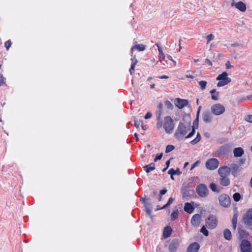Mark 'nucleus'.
<instances>
[{"mask_svg": "<svg viewBox=\"0 0 252 252\" xmlns=\"http://www.w3.org/2000/svg\"><path fill=\"white\" fill-rule=\"evenodd\" d=\"M194 209L193 206L190 203L187 202L185 204L184 210L185 212L191 214L193 212Z\"/></svg>", "mask_w": 252, "mask_h": 252, "instance_id": "23", "label": "nucleus"}, {"mask_svg": "<svg viewBox=\"0 0 252 252\" xmlns=\"http://www.w3.org/2000/svg\"><path fill=\"white\" fill-rule=\"evenodd\" d=\"M217 93H219L217 91L216 89H213L211 91H210V93L211 94V95H213L215 94H217Z\"/></svg>", "mask_w": 252, "mask_h": 252, "instance_id": "56", "label": "nucleus"}, {"mask_svg": "<svg viewBox=\"0 0 252 252\" xmlns=\"http://www.w3.org/2000/svg\"><path fill=\"white\" fill-rule=\"evenodd\" d=\"M131 60L133 63L135 62V61L136 60V59H135V56H134Z\"/></svg>", "mask_w": 252, "mask_h": 252, "instance_id": "62", "label": "nucleus"}, {"mask_svg": "<svg viewBox=\"0 0 252 252\" xmlns=\"http://www.w3.org/2000/svg\"><path fill=\"white\" fill-rule=\"evenodd\" d=\"M172 229L170 227L166 226L164 228L163 230V236L165 238L169 237L171 234Z\"/></svg>", "mask_w": 252, "mask_h": 252, "instance_id": "28", "label": "nucleus"}, {"mask_svg": "<svg viewBox=\"0 0 252 252\" xmlns=\"http://www.w3.org/2000/svg\"><path fill=\"white\" fill-rule=\"evenodd\" d=\"M200 232L202 233L205 236H208L209 235L208 231L207 230L204 226H203L200 229Z\"/></svg>", "mask_w": 252, "mask_h": 252, "instance_id": "38", "label": "nucleus"}, {"mask_svg": "<svg viewBox=\"0 0 252 252\" xmlns=\"http://www.w3.org/2000/svg\"><path fill=\"white\" fill-rule=\"evenodd\" d=\"M232 150V146L230 144H225L215 152V155L217 157L223 156L227 155Z\"/></svg>", "mask_w": 252, "mask_h": 252, "instance_id": "4", "label": "nucleus"}, {"mask_svg": "<svg viewBox=\"0 0 252 252\" xmlns=\"http://www.w3.org/2000/svg\"><path fill=\"white\" fill-rule=\"evenodd\" d=\"M162 107L163 104L162 103L158 104L157 106V110L156 111V117L158 121L157 123V127L158 129H159L162 127V120L161 119V115L162 114Z\"/></svg>", "mask_w": 252, "mask_h": 252, "instance_id": "7", "label": "nucleus"}, {"mask_svg": "<svg viewBox=\"0 0 252 252\" xmlns=\"http://www.w3.org/2000/svg\"><path fill=\"white\" fill-rule=\"evenodd\" d=\"M155 86V84H152L150 85V87L152 89L154 88Z\"/></svg>", "mask_w": 252, "mask_h": 252, "instance_id": "63", "label": "nucleus"}, {"mask_svg": "<svg viewBox=\"0 0 252 252\" xmlns=\"http://www.w3.org/2000/svg\"><path fill=\"white\" fill-rule=\"evenodd\" d=\"M170 160H168L167 161H166V167L167 168H168L169 165H170Z\"/></svg>", "mask_w": 252, "mask_h": 252, "instance_id": "59", "label": "nucleus"}, {"mask_svg": "<svg viewBox=\"0 0 252 252\" xmlns=\"http://www.w3.org/2000/svg\"><path fill=\"white\" fill-rule=\"evenodd\" d=\"M142 128L144 130H145L148 128V126L147 125H143V124H142Z\"/></svg>", "mask_w": 252, "mask_h": 252, "instance_id": "58", "label": "nucleus"}, {"mask_svg": "<svg viewBox=\"0 0 252 252\" xmlns=\"http://www.w3.org/2000/svg\"><path fill=\"white\" fill-rule=\"evenodd\" d=\"M143 168L147 173H149L155 169V165L154 163H151L149 164L146 165Z\"/></svg>", "mask_w": 252, "mask_h": 252, "instance_id": "25", "label": "nucleus"}, {"mask_svg": "<svg viewBox=\"0 0 252 252\" xmlns=\"http://www.w3.org/2000/svg\"><path fill=\"white\" fill-rule=\"evenodd\" d=\"M223 236L224 238L227 240H230L232 239V234L229 229L226 228L223 230Z\"/></svg>", "mask_w": 252, "mask_h": 252, "instance_id": "27", "label": "nucleus"}, {"mask_svg": "<svg viewBox=\"0 0 252 252\" xmlns=\"http://www.w3.org/2000/svg\"><path fill=\"white\" fill-rule=\"evenodd\" d=\"M180 244V241L178 239L173 240L170 244L169 246V251L170 252H175Z\"/></svg>", "mask_w": 252, "mask_h": 252, "instance_id": "17", "label": "nucleus"}, {"mask_svg": "<svg viewBox=\"0 0 252 252\" xmlns=\"http://www.w3.org/2000/svg\"><path fill=\"white\" fill-rule=\"evenodd\" d=\"M241 197V195L238 192H236V193H234L233 195V198L234 200L236 202L239 201L240 200Z\"/></svg>", "mask_w": 252, "mask_h": 252, "instance_id": "35", "label": "nucleus"}, {"mask_svg": "<svg viewBox=\"0 0 252 252\" xmlns=\"http://www.w3.org/2000/svg\"><path fill=\"white\" fill-rule=\"evenodd\" d=\"M218 172L220 176H228L230 173L229 167L227 166L220 167Z\"/></svg>", "mask_w": 252, "mask_h": 252, "instance_id": "15", "label": "nucleus"}, {"mask_svg": "<svg viewBox=\"0 0 252 252\" xmlns=\"http://www.w3.org/2000/svg\"><path fill=\"white\" fill-rule=\"evenodd\" d=\"M200 163V161L199 160H197V161H196L195 162L193 163L191 166V168H190V170H192V169H193L195 167L197 166Z\"/></svg>", "mask_w": 252, "mask_h": 252, "instance_id": "47", "label": "nucleus"}, {"mask_svg": "<svg viewBox=\"0 0 252 252\" xmlns=\"http://www.w3.org/2000/svg\"><path fill=\"white\" fill-rule=\"evenodd\" d=\"M137 63V61L135 60V62L132 63L131 64L130 68L129 70L130 74H132V71L134 70V68H135V65H136Z\"/></svg>", "mask_w": 252, "mask_h": 252, "instance_id": "40", "label": "nucleus"}, {"mask_svg": "<svg viewBox=\"0 0 252 252\" xmlns=\"http://www.w3.org/2000/svg\"><path fill=\"white\" fill-rule=\"evenodd\" d=\"M235 7L242 12H244L246 10V5L242 1L236 3Z\"/></svg>", "mask_w": 252, "mask_h": 252, "instance_id": "26", "label": "nucleus"}, {"mask_svg": "<svg viewBox=\"0 0 252 252\" xmlns=\"http://www.w3.org/2000/svg\"><path fill=\"white\" fill-rule=\"evenodd\" d=\"M158 51L159 52V58H161V57L163 58H164V55L163 53L162 52V48L161 46H160L158 44H157Z\"/></svg>", "mask_w": 252, "mask_h": 252, "instance_id": "39", "label": "nucleus"}, {"mask_svg": "<svg viewBox=\"0 0 252 252\" xmlns=\"http://www.w3.org/2000/svg\"><path fill=\"white\" fill-rule=\"evenodd\" d=\"M220 183L224 187L228 186L230 184V181L228 176H220Z\"/></svg>", "mask_w": 252, "mask_h": 252, "instance_id": "21", "label": "nucleus"}, {"mask_svg": "<svg viewBox=\"0 0 252 252\" xmlns=\"http://www.w3.org/2000/svg\"><path fill=\"white\" fill-rule=\"evenodd\" d=\"M240 249L241 252H250L252 249L251 245L248 241L243 240L241 243Z\"/></svg>", "mask_w": 252, "mask_h": 252, "instance_id": "13", "label": "nucleus"}, {"mask_svg": "<svg viewBox=\"0 0 252 252\" xmlns=\"http://www.w3.org/2000/svg\"><path fill=\"white\" fill-rule=\"evenodd\" d=\"M201 216L199 214L194 215L191 219V223L194 226H198L200 223Z\"/></svg>", "mask_w": 252, "mask_h": 252, "instance_id": "20", "label": "nucleus"}, {"mask_svg": "<svg viewBox=\"0 0 252 252\" xmlns=\"http://www.w3.org/2000/svg\"><path fill=\"white\" fill-rule=\"evenodd\" d=\"M175 149V147L172 145H168L166 146L165 153H168L172 151Z\"/></svg>", "mask_w": 252, "mask_h": 252, "instance_id": "36", "label": "nucleus"}, {"mask_svg": "<svg viewBox=\"0 0 252 252\" xmlns=\"http://www.w3.org/2000/svg\"><path fill=\"white\" fill-rule=\"evenodd\" d=\"M219 165V161L215 158H211L208 159L206 163L205 166L207 169L210 170H214L216 169Z\"/></svg>", "mask_w": 252, "mask_h": 252, "instance_id": "9", "label": "nucleus"}, {"mask_svg": "<svg viewBox=\"0 0 252 252\" xmlns=\"http://www.w3.org/2000/svg\"><path fill=\"white\" fill-rule=\"evenodd\" d=\"M196 191L199 196L203 198L206 197L209 194V190L206 185L204 184H200L197 186Z\"/></svg>", "mask_w": 252, "mask_h": 252, "instance_id": "8", "label": "nucleus"}, {"mask_svg": "<svg viewBox=\"0 0 252 252\" xmlns=\"http://www.w3.org/2000/svg\"><path fill=\"white\" fill-rule=\"evenodd\" d=\"M209 188L214 192H216L217 193H219L220 191V190L218 189L217 185L214 183H211L210 184Z\"/></svg>", "mask_w": 252, "mask_h": 252, "instance_id": "30", "label": "nucleus"}, {"mask_svg": "<svg viewBox=\"0 0 252 252\" xmlns=\"http://www.w3.org/2000/svg\"><path fill=\"white\" fill-rule=\"evenodd\" d=\"M134 49H136L139 51H143L145 49V45L143 44H137L135 45L134 46L131 48V54L133 53V51Z\"/></svg>", "mask_w": 252, "mask_h": 252, "instance_id": "29", "label": "nucleus"}, {"mask_svg": "<svg viewBox=\"0 0 252 252\" xmlns=\"http://www.w3.org/2000/svg\"><path fill=\"white\" fill-rule=\"evenodd\" d=\"M163 154L162 153L160 154L159 155H158L156 158L154 159V161H157L158 160H160L162 157Z\"/></svg>", "mask_w": 252, "mask_h": 252, "instance_id": "50", "label": "nucleus"}, {"mask_svg": "<svg viewBox=\"0 0 252 252\" xmlns=\"http://www.w3.org/2000/svg\"><path fill=\"white\" fill-rule=\"evenodd\" d=\"M167 133H171L174 128L173 120L170 116H166L162 121V126Z\"/></svg>", "mask_w": 252, "mask_h": 252, "instance_id": "2", "label": "nucleus"}, {"mask_svg": "<svg viewBox=\"0 0 252 252\" xmlns=\"http://www.w3.org/2000/svg\"><path fill=\"white\" fill-rule=\"evenodd\" d=\"M225 110L224 106L220 103L214 104L211 107V113L216 116H220L222 114Z\"/></svg>", "mask_w": 252, "mask_h": 252, "instance_id": "6", "label": "nucleus"}, {"mask_svg": "<svg viewBox=\"0 0 252 252\" xmlns=\"http://www.w3.org/2000/svg\"><path fill=\"white\" fill-rule=\"evenodd\" d=\"M242 222L248 226H250L252 225V208L249 209L243 216Z\"/></svg>", "mask_w": 252, "mask_h": 252, "instance_id": "10", "label": "nucleus"}, {"mask_svg": "<svg viewBox=\"0 0 252 252\" xmlns=\"http://www.w3.org/2000/svg\"><path fill=\"white\" fill-rule=\"evenodd\" d=\"M152 117V113L151 112H148L144 116L145 119H150Z\"/></svg>", "mask_w": 252, "mask_h": 252, "instance_id": "51", "label": "nucleus"}, {"mask_svg": "<svg viewBox=\"0 0 252 252\" xmlns=\"http://www.w3.org/2000/svg\"><path fill=\"white\" fill-rule=\"evenodd\" d=\"M218 224V220L215 216L210 215L206 220V226L210 229H214Z\"/></svg>", "mask_w": 252, "mask_h": 252, "instance_id": "11", "label": "nucleus"}, {"mask_svg": "<svg viewBox=\"0 0 252 252\" xmlns=\"http://www.w3.org/2000/svg\"><path fill=\"white\" fill-rule=\"evenodd\" d=\"M245 120L248 122L252 123V115H249L247 116L245 118Z\"/></svg>", "mask_w": 252, "mask_h": 252, "instance_id": "46", "label": "nucleus"}, {"mask_svg": "<svg viewBox=\"0 0 252 252\" xmlns=\"http://www.w3.org/2000/svg\"><path fill=\"white\" fill-rule=\"evenodd\" d=\"M167 192V189H163L160 191V194L161 195H162L164 194H165Z\"/></svg>", "mask_w": 252, "mask_h": 252, "instance_id": "55", "label": "nucleus"}, {"mask_svg": "<svg viewBox=\"0 0 252 252\" xmlns=\"http://www.w3.org/2000/svg\"><path fill=\"white\" fill-rule=\"evenodd\" d=\"M229 168L230 172L234 177H237L239 174L241 169V168L235 163L231 164Z\"/></svg>", "mask_w": 252, "mask_h": 252, "instance_id": "12", "label": "nucleus"}, {"mask_svg": "<svg viewBox=\"0 0 252 252\" xmlns=\"http://www.w3.org/2000/svg\"><path fill=\"white\" fill-rule=\"evenodd\" d=\"M159 78L160 79H167V78H168V76H166L165 75H162V76H159Z\"/></svg>", "mask_w": 252, "mask_h": 252, "instance_id": "57", "label": "nucleus"}, {"mask_svg": "<svg viewBox=\"0 0 252 252\" xmlns=\"http://www.w3.org/2000/svg\"><path fill=\"white\" fill-rule=\"evenodd\" d=\"M142 122L141 121H138L135 120L134 121V126L137 128H139L140 126V125L141 124Z\"/></svg>", "mask_w": 252, "mask_h": 252, "instance_id": "48", "label": "nucleus"}, {"mask_svg": "<svg viewBox=\"0 0 252 252\" xmlns=\"http://www.w3.org/2000/svg\"><path fill=\"white\" fill-rule=\"evenodd\" d=\"M245 161H246V159H241L240 160V162L241 164H243L244 163H245Z\"/></svg>", "mask_w": 252, "mask_h": 252, "instance_id": "60", "label": "nucleus"}, {"mask_svg": "<svg viewBox=\"0 0 252 252\" xmlns=\"http://www.w3.org/2000/svg\"><path fill=\"white\" fill-rule=\"evenodd\" d=\"M188 104V101L186 99L177 98L175 100V105L180 109H182Z\"/></svg>", "mask_w": 252, "mask_h": 252, "instance_id": "16", "label": "nucleus"}, {"mask_svg": "<svg viewBox=\"0 0 252 252\" xmlns=\"http://www.w3.org/2000/svg\"><path fill=\"white\" fill-rule=\"evenodd\" d=\"M178 210H175L173 211L171 214V220H174L178 218Z\"/></svg>", "mask_w": 252, "mask_h": 252, "instance_id": "33", "label": "nucleus"}, {"mask_svg": "<svg viewBox=\"0 0 252 252\" xmlns=\"http://www.w3.org/2000/svg\"><path fill=\"white\" fill-rule=\"evenodd\" d=\"M165 105L169 109H172L173 108L172 104L168 100L165 101Z\"/></svg>", "mask_w": 252, "mask_h": 252, "instance_id": "43", "label": "nucleus"}, {"mask_svg": "<svg viewBox=\"0 0 252 252\" xmlns=\"http://www.w3.org/2000/svg\"><path fill=\"white\" fill-rule=\"evenodd\" d=\"M5 83V82L4 81V78L2 74H0V86Z\"/></svg>", "mask_w": 252, "mask_h": 252, "instance_id": "45", "label": "nucleus"}, {"mask_svg": "<svg viewBox=\"0 0 252 252\" xmlns=\"http://www.w3.org/2000/svg\"><path fill=\"white\" fill-rule=\"evenodd\" d=\"M190 130V126L189 124H185L180 123L177 129L174 133L176 138L181 141L185 137L187 132Z\"/></svg>", "mask_w": 252, "mask_h": 252, "instance_id": "1", "label": "nucleus"}, {"mask_svg": "<svg viewBox=\"0 0 252 252\" xmlns=\"http://www.w3.org/2000/svg\"><path fill=\"white\" fill-rule=\"evenodd\" d=\"M219 204L224 208H228L231 204V199L226 194L222 193L218 198Z\"/></svg>", "mask_w": 252, "mask_h": 252, "instance_id": "5", "label": "nucleus"}, {"mask_svg": "<svg viewBox=\"0 0 252 252\" xmlns=\"http://www.w3.org/2000/svg\"><path fill=\"white\" fill-rule=\"evenodd\" d=\"M186 77L187 78H191V79H193L194 78V77L193 76H192L191 75H188V74H187L186 75Z\"/></svg>", "mask_w": 252, "mask_h": 252, "instance_id": "61", "label": "nucleus"}, {"mask_svg": "<svg viewBox=\"0 0 252 252\" xmlns=\"http://www.w3.org/2000/svg\"><path fill=\"white\" fill-rule=\"evenodd\" d=\"M200 248L199 244L197 242L192 243L188 247L187 252H198Z\"/></svg>", "mask_w": 252, "mask_h": 252, "instance_id": "19", "label": "nucleus"}, {"mask_svg": "<svg viewBox=\"0 0 252 252\" xmlns=\"http://www.w3.org/2000/svg\"><path fill=\"white\" fill-rule=\"evenodd\" d=\"M219 93H217V94H215L213 95H212L211 98L214 100H218L219 99Z\"/></svg>", "mask_w": 252, "mask_h": 252, "instance_id": "42", "label": "nucleus"}, {"mask_svg": "<svg viewBox=\"0 0 252 252\" xmlns=\"http://www.w3.org/2000/svg\"><path fill=\"white\" fill-rule=\"evenodd\" d=\"M216 79L219 81L217 84V86L219 87L228 84L231 81V79L228 77V74L226 72H223L221 74L218 75Z\"/></svg>", "mask_w": 252, "mask_h": 252, "instance_id": "3", "label": "nucleus"}, {"mask_svg": "<svg viewBox=\"0 0 252 252\" xmlns=\"http://www.w3.org/2000/svg\"><path fill=\"white\" fill-rule=\"evenodd\" d=\"M168 174H170V175H174V169L173 168L170 169L168 171Z\"/></svg>", "mask_w": 252, "mask_h": 252, "instance_id": "52", "label": "nucleus"}, {"mask_svg": "<svg viewBox=\"0 0 252 252\" xmlns=\"http://www.w3.org/2000/svg\"><path fill=\"white\" fill-rule=\"evenodd\" d=\"M215 36L213 34H210L206 36L207 44H209L210 42L214 39Z\"/></svg>", "mask_w": 252, "mask_h": 252, "instance_id": "37", "label": "nucleus"}, {"mask_svg": "<svg viewBox=\"0 0 252 252\" xmlns=\"http://www.w3.org/2000/svg\"><path fill=\"white\" fill-rule=\"evenodd\" d=\"M202 119L207 123H210L213 121L212 113L209 111H205L202 113Z\"/></svg>", "mask_w": 252, "mask_h": 252, "instance_id": "14", "label": "nucleus"}, {"mask_svg": "<svg viewBox=\"0 0 252 252\" xmlns=\"http://www.w3.org/2000/svg\"><path fill=\"white\" fill-rule=\"evenodd\" d=\"M238 217V212L237 211L234 212L233 214L232 219V223L233 229L235 230L237 226V219Z\"/></svg>", "mask_w": 252, "mask_h": 252, "instance_id": "24", "label": "nucleus"}, {"mask_svg": "<svg viewBox=\"0 0 252 252\" xmlns=\"http://www.w3.org/2000/svg\"><path fill=\"white\" fill-rule=\"evenodd\" d=\"M198 84L200 87V89L203 91L205 89L207 82L205 81H200L198 82Z\"/></svg>", "mask_w": 252, "mask_h": 252, "instance_id": "34", "label": "nucleus"}, {"mask_svg": "<svg viewBox=\"0 0 252 252\" xmlns=\"http://www.w3.org/2000/svg\"><path fill=\"white\" fill-rule=\"evenodd\" d=\"M225 67L226 68V69H230L232 67H233V65H231L230 64V63L229 61H227L226 63H225Z\"/></svg>", "mask_w": 252, "mask_h": 252, "instance_id": "49", "label": "nucleus"}, {"mask_svg": "<svg viewBox=\"0 0 252 252\" xmlns=\"http://www.w3.org/2000/svg\"><path fill=\"white\" fill-rule=\"evenodd\" d=\"M200 140H201V136H200L199 133L198 132L197 133L195 138L193 140H192L190 142V143L192 145H194V144H196V143H197L198 142H199Z\"/></svg>", "mask_w": 252, "mask_h": 252, "instance_id": "31", "label": "nucleus"}, {"mask_svg": "<svg viewBox=\"0 0 252 252\" xmlns=\"http://www.w3.org/2000/svg\"><path fill=\"white\" fill-rule=\"evenodd\" d=\"M181 174V172L180 171L179 169H177L176 170H174V175H180Z\"/></svg>", "mask_w": 252, "mask_h": 252, "instance_id": "53", "label": "nucleus"}, {"mask_svg": "<svg viewBox=\"0 0 252 252\" xmlns=\"http://www.w3.org/2000/svg\"><path fill=\"white\" fill-rule=\"evenodd\" d=\"M4 45L7 50H8L11 45V41L10 40L6 41Z\"/></svg>", "mask_w": 252, "mask_h": 252, "instance_id": "44", "label": "nucleus"}, {"mask_svg": "<svg viewBox=\"0 0 252 252\" xmlns=\"http://www.w3.org/2000/svg\"><path fill=\"white\" fill-rule=\"evenodd\" d=\"M205 63H207L208 64H209L210 66L212 65V63L211 61L208 59H205Z\"/></svg>", "mask_w": 252, "mask_h": 252, "instance_id": "54", "label": "nucleus"}, {"mask_svg": "<svg viewBox=\"0 0 252 252\" xmlns=\"http://www.w3.org/2000/svg\"><path fill=\"white\" fill-rule=\"evenodd\" d=\"M174 200V198H173L172 197L169 198L168 200V202H167V203L166 204H165L162 207H161L159 209H157V210H160V209H163L166 208V207L169 206L170 205H171L173 203Z\"/></svg>", "mask_w": 252, "mask_h": 252, "instance_id": "32", "label": "nucleus"}, {"mask_svg": "<svg viewBox=\"0 0 252 252\" xmlns=\"http://www.w3.org/2000/svg\"><path fill=\"white\" fill-rule=\"evenodd\" d=\"M199 113L200 112H197L196 119L193 122V126H192V131L185 137L186 138H189L194 134L195 132L194 127L196 126V127H197L198 125V118L199 116Z\"/></svg>", "mask_w": 252, "mask_h": 252, "instance_id": "18", "label": "nucleus"}, {"mask_svg": "<svg viewBox=\"0 0 252 252\" xmlns=\"http://www.w3.org/2000/svg\"><path fill=\"white\" fill-rule=\"evenodd\" d=\"M152 209L151 206L147 205L146 206V212L148 215H151L152 213Z\"/></svg>", "mask_w": 252, "mask_h": 252, "instance_id": "41", "label": "nucleus"}, {"mask_svg": "<svg viewBox=\"0 0 252 252\" xmlns=\"http://www.w3.org/2000/svg\"><path fill=\"white\" fill-rule=\"evenodd\" d=\"M244 153V150L241 147L235 148L233 150L234 156L235 158L241 157Z\"/></svg>", "mask_w": 252, "mask_h": 252, "instance_id": "22", "label": "nucleus"}, {"mask_svg": "<svg viewBox=\"0 0 252 252\" xmlns=\"http://www.w3.org/2000/svg\"><path fill=\"white\" fill-rule=\"evenodd\" d=\"M248 99L252 100V95H250L247 96Z\"/></svg>", "mask_w": 252, "mask_h": 252, "instance_id": "64", "label": "nucleus"}]
</instances>
